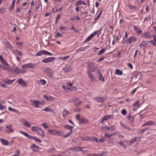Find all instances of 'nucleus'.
<instances>
[{
  "label": "nucleus",
  "instance_id": "31",
  "mask_svg": "<svg viewBox=\"0 0 156 156\" xmlns=\"http://www.w3.org/2000/svg\"><path fill=\"white\" fill-rule=\"evenodd\" d=\"M136 40V38L135 37L132 36L129 38V42L130 44L133 42H135Z\"/></svg>",
  "mask_w": 156,
  "mask_h": 156
},
{
  "label": "nucleus",
  "instance_id": "49",
  "mask_svg": "<svg viewBox=\"0 0 156 156\" xmlns=\"http://www.w3.org/2000/svg\"><path fill=\"white\" fill-rule=\"evenodd\" d=\"M139 103V101H137L135 102L133 105V106L135 108H137L138 107V104Z\"/></svg>",
  "mask_w": 156,
  "mask_h": 156
},
{
  "label": "nucleus",
  "instance_id": "48",
  "mask_svg": "<svg viewBox=\"0 0 156 156\" xmlns=\"http://www.w3.org/2000/svg\"><path fill=\"white\" fill-rule=\"evenodd\" d=\"M8 109L10 111L13 112L15 113H17L19 112V111L16 109H13L10 107H9Z\"/></svg>",
  "mask_w": 156,
  "mask_h": 156
},
{
  "label": "nucleus",
  "instance_id": "20",
  "mask_svg": "<svg viewBox=\"0 0 156 156\" xmlns=\"http://www.w3.org/2000/svg\"><path fill=\"white\" fill-rule=\"evenodd\" d=\"M20 132L21 133L23 134L25 136H26L28 138H29V139H33V138H34V136H32L24 132L21 131H20Z\"/></svg>",
  "mask_w": 156,
  "mask_h": 156
},
{
  "label": "nucleus",
  "instance_id": "39",
  "mask_svg": "<svg viewBox=\"0 0 156 156\" xmlns=\"http://www.w3.org/2000/svg\"><path fill=\"white\" fill-rule=\"evenodd\" d=\"M115 73L118 75H122V72L119 69H116L115 70Z\"/></svg>",
  "mask_w": 156,
  "mask_h": 156
},
{
  "label": "nucleus",
  "instance_id": "36",
  "mask_svg": "<svg viewBox=\"0 0 156 156\" xmlns=\"http://www.w3.org/2000/svg\"><path fill=\"white\" fill-rule=\"evenodd\" d=\"M148 44V42L147 41H144L142 42L140 44V47H144L146 46Z\"/></svg>",
  "mask_w": 156,
  "mask_h": 156
},
{
  "label": "nucleus",
  "instance_id": "38",
  "mask_svg": "<svg viewBox=\"0 0 156 156\" xmlns=\"http://www.w3.org/2000/svg\"><path fill=\"white\" fill-rule=\"evenodd\" d=\"M106 50V49L105 48H103L100 51H99L97 53V55H101Z\"/></svg>",
  "mask_w": 156,
  "mask_h": 156
},
{
  "label": "nucleus",
  "instance_id": "6",
  "mask_svg": "<svg viewBox=\"0 0 156 156\" xmlns=\"http://www.w3.org/2000/svg\"><path fill=\"white\" fill-rule=\"evenodd\" d=\"M87 74L88 77L89 78L91 82H94L96 81L95 77L90 70H87Z\"/></svg>",
  "mask_w": 156,
  "mask_h": 156
},
{
  "label": "nucleus",
  "instance_id": "19",
  "mask_svg": "<svg viewBox=\"0 0 156 156\" xmlns=\"http://www.w3.org/2000/svg\"><path fill=\"white\" fill-rule=\"evenodd\" d=\"M20 132L21 133L23 134L25 136H26L28 138H29V139H33V138H34V136H32L24 132L21 131H20Z\"/></svg>",
  "mask_w": 156,
  "mask_h": 156
},
{
  "label": "nucleus",
  "instance_id": "2",
  "mask_svg": "<svg viewBox=\"0 0 156 156\" xmlns=\"http://www.w3.org/2000/svg\"><path fill=\"white\" fill-rule=\"evenodd\" d=\"M48 131L50 135H53L59 136H61L62 135V132L61 131H58L56 130L49 129L48 130Z\"/></svg>",
  "mask_w": 156,
  "mask_h": 156
},
{
  "label": "nucleus",
  "instance_id": "61",
  "mask_svg": "<svg viewBox=\"0 0 156 156\" xmlns=\"http://www.w3.org/2000/svg\"><path fill=\"white\" fill-rule=\"evenodd\" d=\"M126 111L125 109L122 110L121 111L122 114L123 115H125L126 114Z\"/></svg>",
  "mask_w": 156,
  "mask_h": 156
},
{
  "label": "nucleus",
  "instance_id": "15",
  "mask_svg": "<svg viewBox=\"0 0 156 156\" xmlns=\"http://www.w3.org/2000/svg\"><path fill=\"white\" fill-rule=\"evenodd\" d=\"M37 132L38 135L41 136L43 138L46 136L44 134V131L41 128H39Z\"/></svg>",
  "mask_w": 156,
  "mask_h": 156
},
{
  "label": "nucleus",
  "instance_id": "34",
  "mask_svg": "<svg viewBox=\"0 0 156 156\" xmlns=\"http://www.w3.org/2000/svg\"><path fill=\"white\" fill-rule=\"evenodd\" d=\"M126 118L128 119L129 122L131 123L133 122V118L130 114L126 116Z\"/></svg>",
  "mask_w": 156,
  "mask_h": 156
},
{
  "label": "nucleus",
  "instance_id": "55",
  "mask_svg": "<svg viewBox=\"0 0 156 156\" xmlns=\"http://www.w3.org/2000/svg\"><path fill=\"white\" fill-rule=\"evenodd\" d=\"M14 80H9L8 81L6 82V83L8 84H11L14 81Z\"/></svg>",
  "mask_w": 156,
  "mask_h": 156
},
{
  "label": "nucleus",
  "instance_id": "28",
  "mask_svg": "<svg viewBox=\"0 0 156 156\" xmlns=\"http://www.w3.org/2000/svg\"><path fill=\"white\" fill-rule=\"evenodd\" d=\"M76 5H86V4L85 2L82 0H79L78 1L76 4Z\"/></svg>",
  "mask_w": 156,
  "mask_h": 156
},
{
  "label": "nucleus",
  "instance_id": "14",
  "mask_svg": "<svg viewBox=\"0 0 156 156\" xmlns=\"http://www.w3.org/2000/svg\"><path fill=\"white\" fill-rule=\"evenodd\" d=\"M107 155V152H103L101 154H87V156H106Z\"/></svg>",
  "mask_w": 156,
  "mask_h": 156
},
{
  "label": "nucleus",
  "instance_id": "32",
  "mask_svg": "<svg viewBox=\"0 0 156 156\" xmlns=\"http://www.w3.org/2000/svg\"><path fill=\"white\" fill-rule=\"evenodd\" d=\"M70 114L69 112L67 111L66 109H65L63 112L62 116L63 117H65L67 115Z\"/></svg>",
  "mask_w": 156,
  "mask_h": 156
},
{
  "label": "nucleus",
  "instance_id": "9",
  "mask_svg": "<svg viewBox=\"0 0 156 156\" xmlns=\"http://www.w3.org/2000/svg\"><path fill=\"white\" fill-rule=\"evenodd\" d=\"M3 44L6 48L9 50H10L11 51L12 50V46L10 44L9 41H6L5 42H3Z\"/></svg>",
  "mask_w": 156,
  "mask_h": 156
},
{
  "label": "nucleus",
  "instance_id": "57",
  "mask_svg": "<svg viewBox=\"0 0 156 156\" xmlns=\"http://www.w3.org/2000/svg\"><path fill=\"white\" fill-rule=\"evenodd\" d=\"M5 65L8 66V63L4 59H3L1 61Z\"/></svg>",
  "mask_w": 156,
  "mask_h": 156
},
{
  "label": "nucleus",
  "instance_id": "41",
  "mask_svg": "<svg viewBox=\"0 0 156 156\" xmlns=\"http://www.w3.org/2000/svg\"><path fill=\"white\" fill-rule=\"evenodd\" d=\"M120 124H121V125L122 127L124 129H127L129 130H131V129L130 128H129V127L126 126L125 124H122V123H121V122L120 123Z\"/></svg>",
  "mask_w": 156,
  "mask_h": 156
},
{
  "label": "nucleus",
  "instance_id": "18",
  "mask_svg": "<svg viewBox=\"0 0 156 156\" xmlns=\"http://www.w3.org/2000/svg\"><path fill=\"white\" fill-rule=\"evenodd\" d=\"M149 42L152 44L153 46H156V35H154L153 40L150 41Z\"/></svg>",
  "mask_w": 156,
  "mask_h": 156
},
{
  "label": "nucleus",
  "instance_id": "16",
  "mask_svg": "<svg viewBox=\"0 0 156 156\" xmlns=\"http://www.w3.org/2000/svg\"><path fill=\"white\" fill-rule=\"evenodd\" d=\"M41 103L40 101L37 100L34 101L33 103V105L36 108L39 107V105H41Z\"/></svg>",
  "mask_w": 156,
  "mask_h": 156
},
{
  "label": "nucleus",
  "instance_id": "37",
  "mask_svg": "<svg viewBox=\"0 0 156 156\" xmlns=\"http://www.w3.org/2000/svg\"><path fill=\"white\" fill-rule=\"evenodd\" d=\"M38 83L39 84H41L44 85L46 84V82L44 80H41L38 82Z\"/></svg>",
  "mask_w": 156,
  "mask_h": 156
},
{
  "label": "nucleus",
  "instance_id": "33",
  "mask_svg": "<svg viewBox=\"0 0 156 156\" xmlns=\"http://www.w3.org/2000/svg\"><path fill=\"white\" fill-rule=\"evenodd\" d=\"M88 122V121L86 119L84 118H82L81 119L80 121L79 122V124H86Z\"/></svg>",
  "mask_w": 156,
  "mask_h": 156
},
{
  "label": "nucleus",
  "instance_id": "5",
  "mask_svg": "<svg viewBox=\"0 0 156 156\" xmlns=\"http://www.w3.org/2000/svg\"><path fill=\"white\" fill-rule=\"evenodd\" d=\"M82 140L85 141L88 140L98 142L97 138L94 136H85L82 138Z\"/></svg>",
  "mask_w": 156,
  "mask_h": 156
},
{
  "label": "nucleus",
  "instance_id": "11",
  "mask_svg": "<svg viewBox=\"0 0 156 156\" xmlns=\"http://www.w3.org/2000/svg\"><path fill=\"white\" fill-rule=\"evenodd\" d=\"M55 59V58L54 57H48L44 59L42 62L44 63H48L54 61Z\"/></svg>",
  "mask_w": 156,
  "mask_h": 156
},
{
  "label": "nucleus",
  "instance_id": "4",
  "mask_svg": "<svg viewBox=\"0 0 156 156\" xmlns=\"http://www.w3.org/2000/svg\"><path fill=\"white\" fill-rule=\"evenodd\" d=\"M42 55H48L52 56L53 54L52 53L48 52L45 50H41L39 51L36 54V56H40Z\"/></svg>",
  "mask_w": 156,
  "mask_h": 156
},
{
  "label": "nucleus",
  "instance_id": "45",
  "mask_svg": "<svg viewBox=\"0 0 156 156\" xmlns=\"http://www.w3.org/2000/svg\"><path fill=\"white\" fill-rule=\"evenodd\" d=\"M102 12H103V10H102L99 13V14H98L96 18H95L94 19V21H95L94 23H96L97 20L99 19V18H100V16H101V13H102Z\"/></svg>",
  "mask_w": 156,
  "mask_h": 156
},
{
  "label": "nucleus",
  "instance_id": "56",
  "mask_svg": "<svg viewBox=\"0 0 156 156\" xmlns=\"http://www.w3.org/2000/svg\"><path fill=\"white\" fill-rule=\"evenodd\" d=\"M99 80L100 81L104 82L105 81V78L102 75L101 76H100L99 77H98Z\"/></svg>",
  "mask_w": 156,
  "mask_h": 156
},
{
  "label": "nucleus",
  "instance_id": "7",
  "mask_svg": "<svg viewBox=\"0 0 156 156\" xmlns=\"http://www.w3.org/2000/svg\"><path fill=\"white\" fill-rule=\"evenodd\" d=\"M37 65L36 64H33L31 63H28L25 64L22 66V67L24 69L27 68H34Z\"/></svg>",
  "mask_w": 156,
  "mask_h": 156
},
{
  "label": "nucleus",
  "instance_id": "26",
  "mask_svg": "<svg viewBox=\"0 0 156 156\" xmlns=\"http://www.w3.org/2000/svg\"><path fill=\"white\" fill-rule=\"evenodd\" d=\"M43 97L47 101H52L54 100L53 98L50 96L44 95Z\"/></svg>",
  "mask_w": 156,
  "mask_h": 156
},
{
  "label": "nucleus",
  "instance_id": "1",
  "mask_svg": "<svg viewBox=\"0 0 156 156\" xmlns=\"http://www.w3.org/2000/svg\"><path fill=\"white\" fill-rule=\"evenodd\" d=\"M94 63L92 62L89 63L87 65L88 70H90V71L94 72L97 70V68L94 65Z\"/></svg>",
  "mask_w": 156,
  "mask_h": 156
},
{
  "label": "nucleus",
  "instance_id": "60",
  "mask_svg": "<svg viewBox=\"0 0 156 156\" xmlns=\"http://www.w3.org/2000/svg\"><path fill=\"white\" fill-rule=\"evenodd\" d=\"M6 108V107L4 105H1V104H0V109L2 110H3L4 109H5Z\"/></svg>",
  "mask_w": 156,
  "mask_h": 156
},
{
  "label": "nucleus",
  "instance_id": "44",
  "mask_svg": "<svg viewBox=\"0 0 156 156\" xmlns=\"http://www.w3.org/2000/svg\"><path fill=\"white\" fill-rule=\"evenodd\" d=\"M80 18L78 16H75L73 18H70V20L71 21H74L75 20H80Z\"/></svg>",
  "mask_w": 156,
  "mask_h": 156
},
{
  "label": "nucleus",
  "instance_id": "30",
  "mask_svg": "<svg viewBox=\"0 0 156 156\" xmlns=\"http://www.w3.org/2000/svg\"><path fill=\"white\" fill-rule=\"evenodd\" d=\"M63 70L66 72H67L72 70V68L70 66H67L64 68Z\"/></svg>",
  "mask_w": 156,
  "mask_h": 156
},
{
  "label": "nucleus",
  "instance_id": "10",
  "mask_svg": "<svg viewBox=\"0 0 156 156\" xmlns=\"http://www.w3.org/2000/svg\"><path fill=\"white\" fill-rule=\"evenodd\" d=\"M74 102V105L76 106H78L82 103V101L79 100L78 98L75 97L73 99Z\"/></svg>",
  "mask_w": 156,
  "mask_h": 156
},
{
  "label": "nucleus",
  "instance_id": "50",
  "mask_svg": "<svg viewBox=\"0 0 156 156\" xmlns=\"http://www.w3.org/2000/svg\"><path fill=\"white\" fill-rule=\"evenodd\" d=\"M63 35V34H61L60 33L58 32L55 35V37L58 38L59 37H62Z\"/></svg>",
  "mask_w": 156,
  "mask_h": 156
},
{
  "label": "nucleus",
  "instance_id": "42",
  "mask_svg": "<svg viewBox=\"0 0 156 156\" xmlns=\"http://www.w3.org/2000/svg\"><path fill=\"white\" fill-rule=\"evenodd\" d=\"M65 128L68 130H69L70 131H71V132H72V129L73 127L69 125H66L65 126Z\"/></svg>",
  "mask_w": 156,
  "mask_h": 156
},
{
  "label": "nucleus",
  "instance_id": "23",
  "mask_svg": "<svg viewBox=\"0 0 156 156\" xmlns=\"http://www.w3.org/2000/svg\"><path fill=\"white\" fill-rule=\"evenodd\" d=\"M22 123L24 126L28 128L30 127L31 126V125L30 123L26 120H23Z\"/></svg>",
  "mask_w": 156,
  "mask_h": 156
},
{
  "label": "nucleus",
  "instance_id": "53",
  "mask_svg": "<svg viewBox=\"0 0 156 156\" xmlns=\"http://www.w3.org/2000/svg\"><path fill=\"white\" fill-rule=\"evenodd\" d=\"M140 74V73H136L135 76L136 78H138V79H140L141 77Z\"/></svg>",
  "mask_w": 156,
  "mask_h": 156
},
{
  "label": "nucleus",
  "instance_id": "8",
  "mask_svg": "<svg viewBox=\"0 0 156 156\" xmlns=\"http://www.w3.org/2000/svg\"><path fill=\"white\" fill-rule=\"evenodd\" d=\"M6 128L7 130L5 131V132L7 133H13L14 132L12 129V124L7 125L6 126Z\"/></svg>",
  "mask_w": 156,
  "mask_h": 156
},
{
  "label": "nucleus",
  "instance_id": "63",
  "mask_svg": "<svg viewBox=\"0 0 156 156\" xmlns=\"http://www.w3.org/2000/svg\"><path fill=\"white\" fill-rule=\"evenodd\" d=\"M71 131H70L69 132H68L67 134L66 135H64L63 136V137L65 138H66L68 137L70 135V134L72 133Z\"/></svg>",
  "mask_w": 156,
  "mask_h": 156
},
{
  "label": "nucleus",
  "instance_id": "47",
  "mask_svg": "<svg viewBox=\"0 0 156 156\" xmlns=\"http://www.w3.org/2000/svg\"><path fill=\"white\" fill-rule=\"evenodd\" d=\"M69 58V56H67L64 57H60L59 58V59L63 61H65Z\"/></svg>",
  "mask_w": 156,
  "mask_h": 156
},
{
  "label": "nucleus",
  "instance_id": "35",
  "mask_svg": "<svg viewBox=\"0 0 156 156\" xmlns=\"http://www.w3.org/2000/svg\"><path fill=\"white\" fill-rule=\"evenodd\" d=\"M40 128L37 126H34L31 128V130L33 132H37Z\"/></svg>",
  "mask_w": 156,
  "mask_h": 156
},
{
  "label": "nucleus",
  "instance_id": "40",
  "mask_svg": "<svg viewBox=\"0 0 156 156\" xmlns=\"http://www.w3.org/2000/svg\"><path fill=\"white\" fill-rule=\"evenodd\" d=\"M108 119H108V117L107 116V115L105 116L102 118V119L101 120L100 123H103L104 121H106Z\"/></svg>",
  "mask_w": 156,
  "mask_h": 156
},
{
  "label": "nucleus",
  "instance_id": "59",
  "mask_svg": "<svg viewBox=\"0 0 156 156\" xmlns=\"http://www.w3.org/2000/svg\"><path fill=\"white\" fill-rule=\"evenodd\" d=\"M97 74L98 75V77L101 76L102 74L101 72V71L100 70H98L97 72Z\"/></svg>",
  "mask_w": 156,
  "mask_h": 156
},
{
  "label": "nucleus",
  "instance_id": "54",
  "mask_svg": "<svg viewBox=\"0 0 156 156\" xmlns=\"http://www.w3.org/2000/svg\"><path fill=\"white\" fill-rule=\"evenodd\" d=\"M47 74L48 76L50 77H52L53 76V73L51 72H48Z\"/></svg>",
  "mask_w": 156,
  "mask_h": 156
},
{
  "label": "nucleus",
  "instance_id": "52",
  "mask_svg": "<svg viewBox=\"0 0 156 156\" xmlns=\"http://www.w3.org/2000/svg\"><path fill=\"white\" fill-rule=\"evenodd\" d=\"M68 89L70 90L74 91L76 90L77 88L74 86H73L71 88H69Z\"/></svg>",
  "mask_w": 156,
  "mask_h": 156
},
{
  "label": "nucleus",
  "instance_id": "27",
  "mask_svg": "<svg viewBox=\"0 0 156 156\" xmlns=\"http://www.w3.org/2000/svg\"><path fill=\"white\" fill-rule=\"evenodd\" d=\"M142 37H144L145 38H150L151 36L150 34L148 32L144 33L143 34Z\"/></svg>",
  "mask_w": 156,
  "mask_h": 156
},
{
  "label": "nucleus",
  "instance_id": "17",
  "mask_svg": "<svg viewBox=\"0 0 156 156\" xmlns=\"http://www.w3.org/2000/svg\"><path fill=\"white\" fill-rule=\"evenodd\" d=\"M18 83L22 87H26L27 85L25 81L22 79H20L18 81Z\"/></svg>",
  "mask_w": 156,
  "mask_h": 156
},
{
  "label": "nucleus",
  "instance_id": "24",
  "mask_svg": "<svg viewBox=\"0 0 156 156\" xmlns=\"http://www.w3.org/2000/svg\"><path fill=\"white\" fill-rule=\"evenodd\" d=\"M15 72L17 73H25L26 72V71L23 68V69H19L18 67H17L15 70Z\"/></svg>",
  "mask_w": 156,
  "mask_h": 156
},
{
  "label": "nucleus",
  "instance_id": "64",
  "mask_svg": "<svg viewBox=\"0 0 156 156\" xmlns=\"http://www.w3.org/2000/svg\"><path fill=\"white\" fill-rule=\"evenodd\" d=\"M42 126L44 127V129H47L48 128V126L45 123H43L42 124Z\"/></svg>",
  "mask_w": 156,
  "mask_h": 156
},
{
  "label": "nucleus",
  "instance_id": "13",
  "mask_svg": "<svg viewBox=\"0 0 156 156\" xmlns=\"http://www.w3.org/2000/svg\"><path fill=\"white\" fill-rule=\"evenodd\" d=\"M12 53L16 55H19V56H21L23 55L22 53L20 51L18 50H15L14 49H12Z\"/></svg>",
  "mask_w": 156,
  "mask_h": 156
},
{
  "label": "nucleus",
  "instance_id": "46",
  "mask_svg": "<svg viewBox=\"0 0 156 156\" xmlns=\"http://www.w3.org/2000/svg\"><path fill=\"white\" fill-rule=\"evenodd\" d=\"M89 47V46H86L84 47H81L79 49V51H81L85 50L86 49L88 48Z\"/></svg>",
  "mask_w": 156,
  "mask_h": 156
},
{
  "label": "nucleus",
  "instance_id": "62",
  "mask_svg": "<svg viewBox=\"0 0 156 156\" xmlns=\"http://www.w3.org/2000/svg\"><path fill=\"white\" fill-rule=\"evenodd\" d=\"M20 154V151L19 150H18L16 152L15 154L14 155L15 156H19Z\"/></svg>",
  "mask_w": 156,
  "mask_h": 156
},
{
  "label": "nucleus",
  "instance_id": "58",
  "mask_svg": "<svg viewBox=\"0 0 156 156\" xmlns=\"http://www.w3.org/2000/svg\"><path fill=\"white\" fill-rule=\"evenodd\" d=\"M5 12V9L4 8H2L0 9V13H4Z\"/></svg>",
  "mask_w": 156,
  "mask_h": 156
},
{
  "label": "nucleus",
  "instance_id": "29",
  "mask_svg": "<svg viewBox=\"0 0 156 156\" xmlns=\"http://www.w3.org/2000/svg\"><path fill=\"white\" fill-rule=\"evenodd\" d=\"M140 137H136L132 139L131 140L129 141L130 144H133L134 142L138 140H139L140 139Z\"/></svg>",
  "mask_w": 156,
  "mask_h": 156
},
{
  "label": "nucleus",
  "instance_id": "21",
  "mask_svg": "<svg viewBox=\"0 0 156 156\" xmlns=\"http://www.w3.org/2000/svg\"><path fill=\"white\" fill-rule=\"evenodd\" d=\"M154 124V122L152 121H150L147 122L145 123L144 124L142 125V126H153Z\"/></svg>",
  "mask_w": 156,
  "mask_h": 156
},
{
  "label": "nucleus",
  "instance_id": "12",
  "mask_svg": "<svg viewBox=\"0 0 156 156\" xmlns=\"http://www.w3.org/2000/svg\"><path fill=\"white\" fill-rule=\"evenodd\" d=\"M84 148L82 147H73L71 149L74 151H86V150H84Z\"/></svg>",
  "mask_w": 156,
  "mask_h": 156
},
{
  "label": "nucleus",
  "instance_id": "43",
  "mask_svg": "<svg viewBox=\"0 0 156 156\" xmlns=\"http://www.w3.org/2000/svg\"><path fill=\"white\" fill-rule=\"evenodd\" d=\"M39 147H30L31 150L33 151H37L39 150Z\"/></svg>",
  "mask_w": 156,
  "mask_h": 156
},
{
  "label": "nucleus",
  "instance_id": "25",
  "mask_svg": "<svg viewBox=\"0 0 156 156\" xmlns=\"http://www.w3.org/2000/svg\"><path fill=\"white\" fill-rule=\"evenodd\" d=\"M0 140L1 142L3 145L5 146H8L9 145V142L8 141L2 138L0 139Z\"/></svg>",
  "mask_w": 156,
  "mask_h": 156
},
{
  "label": "nucleus",
  "instance_id": "22",
  "mask_svg": "<svg viewBox=\"0 0 156 156\" xmlns=\"http://www.w3.org/2000/svg\"><path fill=\"white\" fill-rule=\"evenodd\" d=\"M106 99L105 98L102 97H98L95 98V100L98 102L103 103L104 102L105 100Z\"/></svg>",
  "mask_w": 156,
  "mask_h": 156
},
{
  "label": "nucleus",
  "instance_id": "3",
  "mask_svg": "<svg viewBox=\"0 0 156 156\" xmlns=\"http://www.w3.org/2000/svg\"><path fill=\"white\" fill-rule=\"evenodd\" d=\"M42 55H48L52 56L53 54L52 53L48 52L45 50H41L39 51L36 54V56H40Z\"/></svg>",
  "mask_w": 156,
  "mask_h": 156
},
{
  "label": "nucleus",
  "instance_id": "51",
  "mask_svg": "<svg viewBox=\"0 0 156 156\" xmlns=\"http://www.w3.org/2000/svg\"><path fill=\"white\" fill-rule=\"evenodd\" d=\"M51 108H50L48 107H46L44 109H42L41 111H45L46 112H50L51 110Z\"/></svg>",
  "mask_w": 156,
  "mask_h": 156
}]
</instances>
